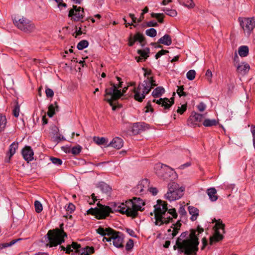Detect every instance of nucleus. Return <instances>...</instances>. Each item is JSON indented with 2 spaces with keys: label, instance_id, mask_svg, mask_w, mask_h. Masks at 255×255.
I'll return each mask as SVG.
<instances>
[{
  "label": "nucleus",
  "instance_id": "obj_1",
  "mask_svg": "<svg viewBox=\"0 0 255 255\" xmlns=\"http://www.w3.org/2000/svg\"><path fill=\"white\" fill-rule=\"evenodd\" d=\"M204 232V229L198 226L197 230H191L188 239L186 238L188 232L182 233L176 240V244L174 246V250L178 249L179 252L184 253L186 255H195L198 250V236Z\"/></svg>",
  "mask_w": 255,
  "mask_h": 255
},
{
  "label": "nucleus",
  "instance_id": "obj_2",
  "mask_svg": "<svg viewBox=\"0 0 255 255\" xmlns=\"http://www.w3.org/2000/svg\"><path fill=\"white\" fill-rule=\"evenodd\" d=\"M154 214L156 225H161L172 222L173 218H177V213L175 208L168 209L167 204L161 200L157 201V204L154 205Z\"/></svg>",
  "mask_w": 255,
  "mask_h": 255
},
{
  "label": "nucleus",
  "instance_id": "obj_3",
  "mask_svg": "<svg viewBox=\"0 0 255 255\" xmlns=\"http://www.w3.org/2000/svg\"><path fill=\"white\" fill-rule=\"evenodd\" d=\"M96 232L102 236H112L113 245L117 248H124V238L121 232L116 231L110 227L104 228L101 226L96 229Z\"/></svg>",
  "mask_w": 255,
  "mask_h": 255
},
{
  "label": "nucleus",
  "instance_id": "obj_4",
  "mask_svg": "<svg viewBox=\"0 0 255 255\" xmlns=\"http://www.w3.org/2000/svg\"><path fill=\"white\" fill-rule=\"evenodd\" d=\"M117 80L119 81V83L117 86L114 83L111 82L110 87L106 88L105 94L104 96L106 97V100L113 106V102L114 101L117 100L123 96V93L121 91V88L122 87L123 82L121 81V79L117 77Z\"/></svg>",
  "mask_w": 255,
  "mask_h": 255
},
{
  "label": "nucleus",
  "instance_id": "obj_5",
  "mask_svg": "<svg viewBox=\"0 0 255 255\" xmlns=\"http://www.w3.org/2000/svg\"><path fill=\"white\" fill-rule=\"evenodd\" d=\"M46 236L48 241L46 246L53 247L61 245L64 242V238L67 236V235L63 229L56 228L49 230Z\"/></svg>",
  "mask_w": 255,
  "mask_h": 255
},
{
  "label": "nucleus",
  "instance_id": "obj_6",
  "mask_svg": "<svg viewBox=\"0 0 255 255\" xmlns=\"http://www.w3.org/2000/svg\"><path fill=\"white\" fill-rule=\"evenodd\" d=\"M168 191L165 195V197L170 201L180 199L183 195L185 190L184 187H180L174 182H170L168 185Z\"/></svg>",
  "mask_w": 255,
  "mask_h": 255
},
{
  "label": "nucleus",
  "instance_id": "obj_7",
  "mask_svg": "<svg viewBox=\"0 0 255 255\" xmlns=\"http://www.w3.org/2000/svg\"><path fill=\"white\" fill-rule=\"evenodd\" d=\"M98 208L89 209L87 211V214L94 215L97 219L100 220L105 219L112 212V208L109 206L102 205L100 204H98Z\"/></svg>",
  "mask_w": 255,
  "mask_h": 255
},
{
  "label": "nucleus",
  "instance_id": "obj_8",
  "mask_svg": "<svg viewBox=\"0 0 255 255\" xmlns=\"http://www.w3.org/2000/svg\"><path fill=\"white\" fill-rule=\"evenodd\" d=\"M153 87L151 85H148L147 81L145 79L142 84H139L138 87L134 89V98L136 101L141 102L145 98V96L147 94Z\"/></svg>",
  "mask_w": 255,
  "mask_h": 255
},
{
  "label": "nucleus",
  "instance_id": "obj_9",
  "mask_svg": "<svg viewBox=\"0 0 255 255\" xmlns=\"http://www.w3.org/2000/svg\"><path fill=\"white\" fill-rule=\"evenodd\" d=\"M214 221L216 222V224L214 227L215 233L210 239V244L211 245H213L215 242L222 241L224 238V234L225 233V225L223 223L222 221L220 219L216 221L215 219Z\"/></svg>",
  "mask_w": 255,
  "mask_h": 255
},
{
  "label": "nucleus",
  "instance_id": "obj_10",
  "mask_svg": "<svg viewBox=\"0 0 255 255\" xmlns=\"http://www.w3.org/2000/svg\"><path fill=\"white\" fill-rule=\"evenodd\" d=\"M128 205L130 209L129 216L134 218L137 216L138 211L143 210L142 207L145 203L140 198L134 197L132 200L128 201Z\"/></svg>",
  "mask_w": 255,
  "mask_h": 255
},
{
  "label": "nucleus",
  "instance_id": "obj_11",
  "mask_svg": "<svg viewBox=\"0 0 255 255\" xmlns=\"http://www.w3.org/2000/svg\"><path fill=\"white\" fill-rule=\"evenodd\" d=\"M13 22L20 30L26 33H31L35 29L34 24L26 18L22 17L14 19Z\"/></svg>",
  "mask_w": 255,
  "mask_h": 255
},
{
  "label": "nucleus",
  "instance_id": "obj_12",
  "mask_svg": "<svg viewBox=\"0 0 255 255\" xmlns=\"http://www.w3.org/2000/svg\"><path fill=\"white\" fill-rule=\"evenodd\" d=\"M155 170L156 174L164 180L168 179L170 173L173 172V170L165 164L158 163L155 165Z\"/></svg>",
  "mask_w": 255,
  "mask_h": 255
},
{
  "label": "nucleus",
  "instance_id": "obj_13",
  "mask_svg": "<svg viewBox=\"0 0 255 255\" xmlns=\"http://www.w3.org/2000/svg\"><path fill=\"white\" fill-rule=\"evenodd\" d=\"M240 24L244 30L250 35L255 27V19L254 18H240Z\"/></svg>",
  "mask_w": 255,
  "mask_h": 255
},
{
  "label": "nucleus",
  "instance_id": "obj_14",
  "mask_svg": "<svg viewBox=\"0 0 255 255\" xmlns=\"http://www.w3.org/2000/svg\"><path fill=\"white\" fill-rule=\"evenodd\" d=\"M128 201L126 202L125 203H112L111 206L112 207V212L111 213H113L114 212H119L122 214H125L128 217H130L129 216L130 214V209L129 206H128Z\"/></svg>",
  "mask_w": 255,
  "mask_h": 255
},
{
  "label": "nucleus",
  "instance_id": "obj_15",
  "mask_svg": "<svg viewBox=\"0 0 255 255\" xmlns=\"http://www.w3.org/2000/svg\"><path fill=\"white\" fill-rule=\"evenodd\" d=\"M84 15V10L81 7H77L73 5V8L69 10L68 16L72 17L74 21H79Z\"/></svg>",
  "mask_w": 255,
  "mask_h": 255
},
{
  "label": "nucleus",
  "instance_id": "obj_16",
  "mask_svg": "<svg viewBox=\"0 0 255 255\" xmlns=\"http://www.w3.org/2000/svg\"><path fill=\"white\" fill-rule=\"evenodd\" d=\"M149 182L147 179L140 181L135 188V191L140 194H144L146 191L148 190Z\"/></svg>",
  "mask_w": 255,
  "mask_h": 255
},
{
  "label": "nucleus",
  "instance_id": "obj_17",
  "mask_svg": "<svg viewBox=\"0 0 255 255\" xmlns=\"http://www.w3.org/2000/svg\"><path fill=\"white\" fill-rule=\"evenodd\" d=\"M23 158L28 162L33 159L34 152L31 147L29 146H25L21 151Z\"/></svg>",
  "mask_w": 255,
  "mask_h": 255
},
{
  "label": "nucleus",
  "instance_id": "obj_18",
  "mask_svg": "<svg viewBox=\"0 0 255 255\" xmlns=\"http://www.w3.org/2000/svg\"><path fill=\"white\" fill-rule=\"evenodd\" d=\"M153 102L160 105L165 110H168L172 106V103H170L169 99L166 98H160L159 100L154 99Z\"/></svg>",
  "mask_w": 255,
  "mask_h": 255
},
{
  "label": "nucleus",
  "instance_id": "obj_19",
  "mask_svg": "<svg viewBox=\"0 0 255 255\" xmlns=\"http://www.w3.org/2000/svg\"><path fill=\"white\" fill-rule=\"evenodd\" d=\"M250 69V65L246 62H242L237 66V71L241 75L247 74Z\"/></svg>",
  "mask_w": 255,
  "mask_h": 255
},
{
  "label": "nucleus",
  "instance_id": "obj_20",
  "mask_svg": "<svg viewBox=\"0 0 255 255\" xmlns=\"http://www.w3.org/2000/svg\"><path fill=\"white\" fill-rule=\"evenodd\" d=\"M146 125L143 123H134L132 127V132L134 134H137L145 129Z\"/></svg>",
  "mask_w": 255,
  "mask_h": 255
},
{
  "label": "nucleus",
  "instance_id": "obj_21",
  "mask_svg": "<svg viewBox=\"0 0 255 255\" xmlns=\"http://www.w3.org/2000/svg\"><path fill=\"white\" fill-rule=\"evenodd\" d=\"M123 145L124 142L123 139L119 137L114 138L109 143V145L117 149H120L123 146Z\"/></svg>",
  "mask_w": 255,
  "mask_h": 255
},
{
  "label": "nucleus",
  "instance_id": "obj_22",
  "mask_svg": "<svg viewBox=\"0 0 255 255\" xmlns=\"http://www.w3.org/2000/svg\"><path fill=\"white\" fill-rule=\"evenodd\" d=\"M150 50L149 48H146L143 50H138L137 53L139 54L140 56L137 59V62L141 61L142 59L145 60L149 56L148 53H149Z\"/></svg>",
  "mask_w": 255,
  "mask_h": 255
},
{
  "label": "nucleus",
  "instance_id": "obj_23",
  "mask_svg": "<svg viewBox=\"0 0 255 255\" xmlns=\"http://www.w3.org/2000/svg\"><path fill=\"white\" fill-rule=\"evenodd\" d=\"M188 210L189 214L191 215V220L192 221H195L197 220V217L199 216V210L194 207L189 206L188 207Z\"/></svg>",
  "mask_w": 255,
  "mask_h": 255
},
{
  "label": "nucleus",
  "instance_id": "obj_24",
  "mask_svg": "<svg viewBox=\"0 0 255 255\" xmlns=\"http://www.w3.org/2000/svg\"><path fill=\"white\" fill-rule=\"evenodd\" d=\"M157 43L169 46L172 43L171 36L169 34H165L163 36L158 39Z\"/></svg>",
  "mask_w": 255,
  "mask_h": 255
},
{
  "label": "nucleus",
  "instance_id": "obj_25",
  "mask_svg": "<svg viewBox=\"0 0 255 255\" xmlns=\"http://www.w3.org/2000/svg\"><path fill=\"white\" fill-rule=\"evenodd\" d=\"M207 193L211 201L214 202L217 200L218 196L217 195V190L215 188L208 189Z\"/></svg>",
  "mask_w": 255,
  "mask_h": 255
},
{
  "label": "nucleus",
  "instance_id": "obj_26",
  "mask_svg": "<svg viewBox=\"0 0 255 255\" xmlns=\"http://www.w3.org/2000/svg\"><path fill=\"white\" fill-rule=\"evenodd\" d=\"M18 142H13L10 145L8 151V154L9 155L8 161L10 160L11 157L14 154L16 150L18 148Z\"/></svg>",
  "mask_w": 255,
  "mask_h": 255
},
{
  "label": "nucleus",
  "instance_id": "obj_27",
  "mask_svg": "<svg viewBox=\"0 0 255 255\" xmlns=\"http://www.w3.org/2000/svg\"><path fill=\"white\" fill-rule=\"evenodd\" d=\"M81 246L75 242H73L71 245H68L66 247V253L69 254L70 252H72L73 250H75L76 252L80 251V248Z\"/></svg>",
  "mask_w": 255,
  "mask_h": 255
},
{
  "label": "nucleus",
  "instance_id": "obj_28",
  "mask_svg": "<svg viewBox=\"0 0 255 255\" xmlns=\"http://www.w3.org/2000/svg\"><path fill=\"white\" fill-rule=\"evenodd\" d=\"M58 108L57 102H55L54 104H51L48 107V110L47 112V115L51 118L55 114V110Z\"/></svg>",
  "mask_w": 255,
  "mask_h": 255
},
{
  "label": "nucleus",
  "instance_id": "obj_29",
  "mask_svg": "<svg viewBox=\"0 0 255 255\" xmlns=\"http://www.w3.org/2000/svg\"><path fill=\"white\" fill-rule=\"evenodd\" d=\"M173 227H171L173 229L172 233L171 235V238H173L178 233V231L181 226L180 221H178L175 224L173 225Z\"/></svg>",
  "mask_w": 255,
  "mask_h": 255
},
{
  "label": "nucleus",
  "instance_id": "obj_30",
  "mask_svg": "<svg viewBox=\"0 0 255 255\" xmlns=\"http://www.w3.org/2000/svg\"><path fill=\"white\" fill-rule=\"evenodd\" d=\"M238 53L240 56L246 57L249 54V48L247 46H241L239 48Z\"/></svg>",
  "mask_w": 255,
  "mask_h": 255
},
{
  "label": "nucleus",
  "instance_id": "obj_31",
  "mask_svg": "<svg viewBox=\"0 0 255 255\" xmlns=\"http://www.w3.org/2000/svg\"><path fill=\"white\" fill-rule=\"evenodd\" d=\"M164 89L162 87L156 88L152 92V95L154 97H158L161 96L164 93Z\"/></svg>",
  "mask_w": 255,
  "mask_h": 255
},
{
  "label": "nucleus",
  "instance_id": "obj_32",
  "mask_svg": "<svg viewBox=\"0 0 255 255\" xmlns=\"http://www.w3.org/2000/svg\"><path fill=\"white\" fill-rule=\"evenodd\" d=\"M7 123V120L6 117L5 116L2 115V114L0 115V131H3Z\"/></svg>",
  "mask_w": 255,
  "mask_h": 255
},
{
  "label": "nucleus",
  "instance_id": "obj_33",
  "mask_svg": "<svg viewBox=\"0 0 255 255\" xmlns=\"http://www.w3.org/2000/svg\"><path fill=\"white\" fill-rule=\"evenodd\" d=\"M93 140L95 142L99 145H105L108 143V140L105 137H99L95 136L93 138Z\"/></svg>",
  "mask_w": 255,
  "mask_h": 255
},
{
  "label": "nucleus",
  "instance_id": "obj_34",
  "mask_svg": "<svg viewBox=\"0 0 255 255\" xmlns=\"http://www.w3.org/2000/svg\"><path fill=\"white\" fill-rule=\"evenodd\" d=\"M203 118V115L195 113L194 115L190 117V120H191L193 122H200L202 121Z\"/></svg>",
  "mask_w": 255,
  "mask_h": 255
},
{
  "label": "nucleus",
  "instance_id": "obj_35",
  "mask_svg": "<svg viewBox=\"0 0 255 255\" xmlns=\"http://www.w3.org/2000/svg\"><path fill=\"white\" fill-rule=\"evenodd\" d=\"M203 124L205 127H212L217 125L218 124V122L216 120L206 119L204 121Z\"/></svg>",
  "mask_w": 255,
  "mask_h": 255
},
{
  "label": "nucleus",
  "instance_id": "obj_36",
  "mask_svg": "<svg viewBox=\"0 0 255 255\" xmlns=\"http://www.w3.org/2000/svg\"><path fill=\"white\" fill-rule=\"evenodd\" d=\"M21 240V239H18L15 240H13L9 243H5L0 244V250H1L3 248H7L8 247H10L16 243L18 241Z\"/></svg>",
  "mask_w": 255,
  "mask_h": 255
},
{
  "label": "nucleus",
  "instance_id": "obj_37",
  "mask_svg": "<svg viewBox=\"0 0 255 255\" xmlns=\"http://www.w3.org/2000/svg\"><path fill=\"white\" fill-rule=\"evenodd\" d=\"M89 43L86 40L80 41L77 44V47L79 50H82L88 46Z\"/></svg>",
  "mask_w": 255,
  "mask_h": 255
},
{
  "label": "nucleus",
  "instance_id": "obj_38",
  "mask_svg": "<svg viewBox=\"0 0 255 255\" xmlns=\"http://www.w3.org/2000/svg\"><path fill=\"white\" fill-rule=\"evenodd\" d=\"M133 39L134 41H138L141 43H142L144 41V37L139 32H137L134 35Z\"/></svg>",
  "mask_w": 255,
  "mask_h": 255
},
{
  "label": "nucleus",
  "instance_id": "obj_39",
  "mask_svg": "<svg viewBox=\"0 0 255 255\" xmlns=\"http://www.w3.org/2000/svg\"><path fill=\"white\" fill-rule=\"evenodd\" d=\"M145 34L148 36L154 37L156 35L157 32L154 28H151L146 30Z\"/></svg>",
  "mask_w": 255,
  "mask_h": 255
},
{
  "label": "nucleus",
  "instance_id": "obj_40",
  "mask_svg": "<svg viewBox=\"0 0 255 255\" xmlns=\"http://www.w3.org/2000/svg\"><path fill=\"white\" fill-rule=\"evenodd\" d=\"M81 150L82 147L80 145H77L72 147L71 152L74 155H77L81 151Z\"/></svg>",
  "mask_w": 255,
  "mask_h": 255
},
{
  "label": "nucleus",
  "instance_id": "obj_41",
  "mask_svg": "<svg viewBox=\"0 0 255 255\" xmlns=\"http://www.w3.org/2000/svg\"><path fill=\"white\" fill-rule=\"evenodd\" d=\"M152 17H154L157 19L158 21L160 23L163 22V13H152L151 14Z\"/></svg>",
  "mask_w": 255,
  "mask_h": 255
},
{
  "label": "nucleus",
  "instance_id": "obj_42",
  "mask_svg": "<svg viewBox=\"0 0 255 255\" xmlns=\"http://www.w3.org/2000/svg\"><path fill=\"white\" fill-rule=\"evenodd\" d=\"M34 207L35 211L38 213H40L43 210L42 204L39 201L37 200L34 202Z\"/></svg>",
  "mask_w": 255,
  "mask_h": 255
},
{
  "label": "nucleus",
  "instance_id": "obj_43",
  "mask_svg": "<svg viewBox=\"0 0 255 255\" xmlns=\"http://www.w3.org/2000/svg\"><path fill=\"white\" fill-rule=\"evenodd\" d=\"M196 75V72L194 70H189L186 74L187 78L189 80H193L194 79Z\"/></svg>",
  "mask_w": 255,
  "mask_h": 255
},
{
  "label": "nucleus",
  "instance_id": "obj_44",
  "mask_svg": "<svg viewBox=\"0 0 255 255\" xmlns=\"http://www.w3.org/2000/svg\"><path fill=\"white\" fill-rule=\"evenodd\" d=\"M177 87L178 89L177 90V93L179 97L187 96L186 93L185 92H184L183 86H178Z\"/></svg>",
  "mask_w": 255,
  "mask_h": 255
},
{
  "label": "nucleus",
  "instance_id": "obj_45",
  "mask_svg": "<svg viewBox=\"0 0 255 255\" xmlns=\"http://www.w3.org/2000/svg\"><path fill=\"white\" fill-rule=\"evenodd\" d=\"M94 248L93 247H87L84 249V252L82 253L81 255H89L94 253Z\"/></svg>",
  "mask_w": 255,
  "mask_h": 255
},
{
  "label": "nucleus",
  "instance_id": "obj_46",
  "mask_svg": "<svg viewBox=\"0 0 255 255\" xmlns=\"http://www.w3.org/2000/svg\"><path fill=\"white\" fill-rule=\"evenodd\" d=\"M57 3L58 7L63 6L64 7L66 6V4L63 2V0H54ZM76 3H80L81 0H73Z\"/></svg>",
  "mask_w": 255,
  "mask_h": 255
},
{
  "label": "nucleus",
  "instance_id": "obj_47",
  "mask_svg": "<svg viewBox=\"0 0 255 255\" xmlns=\"http://www.w3.org/2000/svg\"><path fill=\"white\" fill-rule=\"evenodd\" d=\"M187 110V105L183 104L181 105V107H178V109L177 110V112L180 114H182L185 112Z\"/></svg>",
  "mask_w": 255,
  "mask_h": 255
},
{
  "label": "nucleus",
  "instance_id": "obj_48",
  "mask_svg": "<svg viewBox=\"0 0 255 255\" xmlns=\"http://www.w3.org/2000/svg\"><path fill=\"white\" fill-rule=\"evenodd\" d=\"M50 160L51 161L52 163L57 165H60L62 163V161L58 158L51 157Z\"/></svg>",
  "mask_w": 255,
  "mask_h": 255
},
{
  "label": "nucleus",
  "instance_id": "obj_49",
  "mask_svg": "<svg viewBox=\"0 0 255 255\" xmlns=\"http://www.w3.org/2000/svg\"><path fill=\"white\" fill-rule=\"evenodd\" d=\"M185 5L189 8H193L195 4L192 0H184Z\"/></svg>",
  "mask_w": 255,
  "mask_h": 255
},
{
  "label": "nucleus",
  "instance_id": "obj_50",
  "mask_svg": "<svg viewBox=\"0 0 255 255\" xmlns=\"http://www.w3.org/2000/svg\"><path fill=\"white\" fill-rule=\"evenodd\" d=\"M166 14L174 17L176 16L177 15V12L175 10L173 9H166L164 10Z\"/></svg>",
  "mask_w": 255,
  "mask_h": 255
},
{
  "label": "nucleus",
  "instance_id": "obj_51",
  "mask_svg": "<svg viewBox=\"0 0 255 255\" xmlns=\"http://www.w3.org/2000/svg\"><path fill=\"white\" fill-rule=\"evenodd\" d=\"M133 247V241L131 239H129L126 244V249L127 251L130 250Z\"/></svg>",
  "mask_w": 255,
  "mask_h": 255
},
{
  "label": "nucleus",
  "instance_id": "obj_52",
  "mask_svg": "<svg viewBox=\"0 0 255 255\" xmlns=\"http://www.w3.org/2000/svg\"><path fill=\"white\" fill-rule=\"evenodd\" d=\"M66 210L70 213H72L75 210V206L72 203H69L67 207H66Z\"/></svg>",
  "mask_w": 255,
  "mask_h": 255
},
{
  "label": "nucleus",
  "instance_id": "obj_53",
  "mask_svg": "<svg viewBox=\"0 0 255 255\" xmlns=\"http://www.w3.org/2000/svg\"><path fill=\"white\" fill-rule=\"evenodd\" d=\"M146 80V81H147L148 84L151 85L153 87L157 85L155 81L153 79V77H147Z\"/></svg>",
  "mask_w": 255,
  "mask_h": 255
},
{
  "label": "nucleus",
  "instance_id": "obj_54",
  "mask_svg": "<svg viewBox=\"0 0 255 255\" xmlns=\"http://www.w3.org/2000/svg\"><path fill=\"white\" fill-rule=\"evenodd\" d=\"M101 187L103 192L105 193H108L111 191V188L107 184H103L101 186Z\"/></svg>",
  "mask_w": 255,
  "mask_h": 255
},
{
  "label": "nucleus",
  "instance_id": "obj_55",
  "mask_svg": "<svg viewBox=\"0 0 255 255\" xmlns=\"http://www.w3.org/2000/svg\"><path fill=\"white\" fill-rule=\"evenodd\" d=\"M251 132L253 135V145L255 150V126L252 125L251 126Z\"/></svg>",
  "mask_w": 255,
  "mask_h": 255
},
{
  "label": "nucleus",
  "instance_id": "obj_56",
  "mask_svg": "<svg viewBox=\"0 0 255 255\" xmlns=\"http://www.w3.org/2000/svg\"><path fill=\"white\" fill-rule=\"evenodd\" d=\"M19 106L17 105L14 107V109L13 110V116L15 117H18L19 116Z\"/></svg>",
  "mask_w": 255,
  "mask_h": 255
},
{
  "label": "nucleus",
  "instance_id": "obj_57",
  "mask_svg": "<svg viewBox=\"0 0 255 255\" xmlns=\"http://www.w3.org/2000/svg\"><path fill=\"white\" fill-rule=\"evenodd\" d=\"M45 93L47 97L52 98L54 95L53 90L50 88H47L45 90Z\"/></svg>",
  "mask_w": 255,
  "mask_h": 255
},
{
  "label": "nucleus",
  "instance_id": "obj_58",
  "mask_svg": "<svg viewBox=\"0 0 255 255\" xmlns=\"http://www.w3.org/2000/svg\"><path fill=\"white\" fill-rule=\"evenodd\" d=\"M198 109L201 111L203 112L206 109V105L203 103H200L198 106H197Z\"/></svg>",
  "mask_w": 255,
  "mask_h": 255
},
{
  "label": "nucleus",
  "instance_id": "obj_59",
  "mask_svg": "<svg viewBox=\"0 0 255 255\" xmlns=\"http://www.w3.org/2000/svg\"><path fill=\"white\" fill-rule=\"evenodd\" d=\"M147 26L148 27H156L158 26V23L155 21H150L147 22Z\"/></svg>",
  "mask_w": 255,
  "mask_h": 255
},
{
  "label": "nucleus",
  "instance_id": "obj_60",
  "mask_svg": "<svg viewBox=\"0 0 255 255\" xmlns=\"http://www.w3.org/2000/svg\"><path fill=\"white\" fill-rule=\"evenodd\" d=\"M178 212L179 214L182 216L185 215L187 213L185 209V208L183 206H181L180 207Z\"/></svg>",
  "mask_w": 255,
  "mask_h": 255
},
{
  "label": "nucleus",
  "instance_id": "obj_61",
  "mask_svg": "<svg viewBox=\"0 0 255 255\" xmlns=\"http://www.w3.org/2000/svg\"><path fill=\"white\" fill-rule=\"evenodd\" d=\"M150 193L152 194L153 195H156L157 193V189L155 187H148V190Z\"/></svg>",
  "mask_w": 255,
  "mask_h": 255
},
{
  "label": "nucleus",
  "instance_id": "obj_62",
  "mask_svg": "<svg viewBox=\"0 0 255 255\" xmlns=\"http://www.w3.org/2000/svg\"><path fill=\"white\" fill-rule=\"evenodd\" d=\"M206 76H207L208 80L211 81V77L212 76V73L210 70L208 69L206 72Z\"/></svg>",
  "mask_w": 255,
  "mask_h": 255
},
{
  "label": "nucleus",
  "instance_id": "obj_63",
  "mask_svg": "<svg viewBox=\"0 0 255 255\" xmlns=\"http://www.w3.org/2000/svg\"><path fill=\"white\" fill-rule=\"evenodd\" d=\"M146 110L145 111V112L147 113L149 111L153 112V109L151 107V105L149 102H148L146 106Z\"/></svg>",
  "mask_w": 255,
  "mask_h": 255
},
{
  "label": "nucleus",
  "instance_id": "obj_64",
  "mask_svg": "<svg viewBox=\"0 0 255 255\" xmlns=\"http://www.w3.org/2000/svg\"><path fill=\"white\" fill-rule=\"evenodd\" d=\"M105 236H103L104 238L103 239V242H111L112 241V236H108L109 237H106Z\"/></svg>",
  "mask_w": 255,
  "mask_h": 255
}]
</instances>
